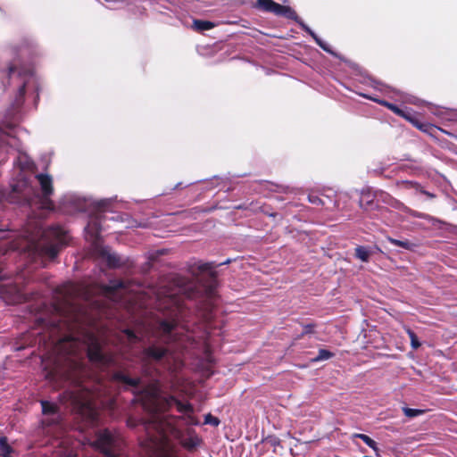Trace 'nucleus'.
<instances>
[{
  "label": "nucleus",
  "instance_id": "9b49d317",
  "mask_svg": "<svg viewBox=\"0 0 457 457\" xmlns=\"http://www.w3.org/2000/svg\"><path fill=\"white\" fill-rule=\"evenodd\" d=\"M114 379L123 384L127 387H137L140 384V378H129L123 372H117L114 375Z\"/></svg>",
  "mask_w": 457,
  "mask_h": 457
},
{
  "label": "nucleus",
  "instance_id": "f704fd0d",
  "mask_svg": "<svg viewBox=\"0 0 457 457\" xmlns=\"http://www.w3.org/2000/svg\"><path fill=\"white\" fill-rule=\"evenodd\" d=\"M215 266L212 262H206L202 265H200L199 269L203 271H210L212 270Z\"/></svg>",
  "mask_w": 457,
  "mask_h": 457
},
{
  "label": "nucleus",
  "instance_id": "2eb2a0df",
  "mask_svg": "<svg viewBox=\"0 0 457 457\" xmlns=\"http://www.w3.org/2000/svg\"><path fill=\"white\" fill-rule=\"evenodd\" d=\"M73 207L76 212H84L86 211L87 203L85 199H81L75 195H71L66 200Z\"/></svg>",
  "mask_w": 457,
  "mask_h": 457
},
{
  "label": "nucleus",
  "instance_id": "b1692460",
  "mask_svg": "<svg viewBox=\"0 0 457 457\" xmlns=\"http://www.w3.org/2000/svg\"><path fill=\"white\" fill-rule=\"evenodd\" d=\"M375 101L377 103L380 104L381 105L387 107L394 113L397 114L399 116L406 118V115H405L404 112L402 109H400L398 106H396L395 104L388 103V102H386L385 100H375Z\"/></svg>",
  "mask_w": 457,
  "mask_h": 457
},
{
  "label": "nucleus",
  "instance_id": "393cba45",
  "mask_svg": "<svg viewBox=\"0 0 457 457\" xmlns=\"http://www.w3.org/2000/svg\"><path fill=\"white\" fill-rule=\"evenodd\" d=\"M355 256L362 262H368L370 256V251L365 246L355 248Z\"/></svg>",
  "mask_w": 457,
  "mask_h": 457
},
{
  "label": "nucleus",
  "instance_id": "7c9ffc66",
  "mask_svg": "<svg viewBox=\"0 0 457 457\" xmlns=\"http://www.w3.org/2000/svg\"><path fill=\"white\" fill-rule=\"evenodd\" d=\"M315 42L316 44L320 47L322 48L324 51H326L327 53H329V54H333V52L331 51V49L329 48V46L324 42L322 41L320 37L316 38L315 39Z\"/></svg>",
  "mask_w": 457,
  "mask_h": 457
},
{
  "label": "nucleus",
  "instance_id": "f257e3e1",
  "mask_svg": "<svg viewBox=\"0 0 457 457\" xmlns=\"http://www.w3.org/2000/svg\"><path fill=\"white\" fill-rule=\"evenodd\" d=\"M21 250L27 252L33 260L54 259L60 248L66 244V232L59 225L47 228L39 220H29L22 234Z\"/></svg>",
  "mask_w": 457,
  "mask_h": 457
},
{
  "label": "nucleus",
  "instance_id": "dca6fc26",
  "mask_svg": "<svg viewBox=\"0 0 457 457\" xmlns=\"http://www.w3.org/2000/svg\"><path fill=\"white\" fill-rule=\"evenodd\" d=\"M277 15L278 16H284V17H287L288 19H291V20H294L297 22H299V18H298V15L296 14V12L289 6H285V5H281L280 4V8L278 9V13Z\"/></svg>",
  "mask_w": 457,
  "mask_h": 457
},
{
  "label": "nucleus",
  "instance_id": "aec40b11",
  "mask_svg": "<svg viewBox=\"0 0 457 457\" xmlns=\"http://www.w3.org/2000/svg\"><path fill=\"white\" fill-rule=\"evenodd\" d=\"M125 283L120 280H113L110 282V285L105 287V293L111 296L115 291L124 288Z\"/></svg>",
  "mask_w": 457,
  "mask_h": 457
},
{
  "label": "nucleus",
  "instance_id": "ddd939ff",
  "mask_svg": "<svg viewBox=\"0 0 457 457\" xmlns=\"http://www.w3.org/2000/svg\"><path fill=\"white\" fill-rule=\"evenodd\" d=\"M103 258L110 268H118L122 264L120 257L117 253H111L108 250L103 251Z\"/></svg>",
  "mask_w": 457,
  "mask_h": 457
},
{
  "label": "nucleus",
  "instance_id": "7ed1b4c3",
  "mask_svg": "<svg viewBox=\"0 0 457 457\" xmlns=\"http://www.w3.org/2000/svg\"><path fill=\"white\" fill-rule=\"evenodd\" d=\"M184 289L179 287L176 292L166 291L163 298L160 299V308L170 309V315L173 317L171 320H162L158 326V334L160 339L165 343L171 341H182L177 338L178 335V319L179 314L182 312V298L179 293H182Z\"/></svg>",
  "mask_w": 457,
  "mask_h": 457
},
{
  "label": "nucleus",
  "instance_id": "473e14b6",
  "mask_svg": "<svg viewBox=\"0 0 457 457\" xmlns=\"http://www.w3.org/2000/svg\"><path fill=\"white\" fill-rule=\"evenodd\" d=\"M299 24L302 26L303 29L304 31H306L310 36H312V37L315 40L316 38H318L319 37L314 33L313 30H312L307 25H305L304 23L299 21Z\"/></svg>",
  "mask_w": 457,
  "mask_h": 457
},
{
  "label": "nucleus",
  "instance_id": "ea45409f",
  "mask_svg": "<svg viewBox=\"0 0 457 457\" xmlns=\"http://www.w3.org/2000/svg\"><path fill=\"white\" fill-rule=\"evenodd\" d=\"M30 165V162L29 161H26L24 164L22 165V168H29Z\"/></svg>",
  "mask_w": 457,
  "mask_h": 457
},
{
  "label": "nucleus",
  "instance_id": "4c0bfd02",
  "mask_svg": "<svg viewBox=\"0 0 457 457\" xmlns=\"http://www.w3.org/2000/svg\"><path fill=\"white\" fill-rule=\"evenodd\" d=\"M126 334L130 340H134L137 338V336L131 330H126Z\"/></svg>",
  "mask_w": 457,
  "mask_h": 457
},
{
  "label": "nucleus",
  "instance_id": "f3484780",
  "mask_svg": "<svg viewBox=\"0 0 457 457\" xmlns=\"http://www.w3.org/2000/svg\"><path fill=\"white\" fill-rule=\"evenodd\" d=\"M87 355L88 358L93 361H102L104 357L97 344L94 345L88 349Z\"/></svg>",
  "mask_w": 457,
  "mask_h": 457
},
{
  "label": "nucleus",
  "instance_id": "0eeeda50",
  "mask_svg": "<svg viewBox=\"0 0 457 457\" xmlns=\"http://www.w3.org/2000/svg\"><path fill=\"white\" fill-rule=\"evenodd\" d=\"M117 438L107 429L99 431L94 445L108 457H118Z\"/></svg>",
  "mask_w": 457,
  "mask_h": 457
},
{
  "label": "nucleus",
  "instance_id": "a878e982",
  "mask_svg": "<svg viewBox=\"0 0 457 457\" xmlns=\"http://www.w3.org/2000/svg\"><path fill=\"white\" fill-rule=\"evenodd\" d=\"M334 353L326 349H320L318 355L312 359V361L317 362L320 361H325L332 358Z\"/></svg>",
  "mask_w": 457,
  "mask_h": 457
},
{
  "label": "nucleus",
  "instance_id": "2f4dec72",
  "mask_svg": "<svg viewBox=\"0 0 457 457\" xmlns=\"http://www.w3.org/2000/svg\"><path fill=\"white\" fill-rule=\"evenodd\" d=\"M315 42L316 44L320 47L322 48L324 51H326L327 53H329V54H333V52L331 51V49L329 48V46L324 42L322 41L320 37L316 38L315 39Z\"/></svg>",
  "mask_w": 457,
  "mask_h": 457
},
{
  "label": "nucleus",
  "instance_id": "c756f323",
  "mask_svg": "<svg viewBox=\"0 0 457 457\" xmlns=\"http://www.w3.org/2000/svg\"><path fill=\"white\" fill-rule=\"evenodd\" d=\"M204 422L206 424H212L213 426H218L220 424V420L218 418L212 416L211 414H208L205 416Z\"/></svg>",
  "mask_w": 457,
  "mask_h": 457
},
{
  "label": "nucleus",
  "instance_id": "423d86ee",
  "mask_svg": "<svg viewBox=\"0 0 457 457\" xmlns=\"http://www.w3.org/2000/svg\"><path fill=\"white\" fill-rule=\"evenodd\" d=\"M169 350L163 346H160L158 345H152L147 348H145L141 354L140 360L142 361V371L145 376L152 377V371L148 367V362L150 361H160L163 358L168 357Z\"/></svg>",
  "mask_w": 457,
  "mask_h": 457
},
{
  "label": "nucleus",
  "instance_id": "4468645a",
  "mask_svg": "<svg viewBox=\"0 0 457 457\" xmlns=\"http://www.w3.org/2000/svg\"><path fill=\"white\" fill-rule=\"evenodd\" d=\"M257 5L262 11L272 12L276 15L278 13V9L280 8V4L273 0H257Z\"/></svg>",
  "mask_w": 457,
  "mask_h": 457
},
{
  "label": "nucleus",
  "instance_id": "c9c22d12",
  "mask_svg": "<svg viewBox=\"0 0 457 457\" xmlns=\"http://www.w3.org/2000/svg\"><path fill=\"white\" fill-rule=\"evenodd\" d=\"M309 201L314 204H320L322 203L321 199L317 195H309Z\"/></svg>",
  "mask_w": 457,
  "mask_h": 457
},
{
  "label": "nucleus",
  "instance_id": "c85d7f7f",
  "mask_svg": "<svg viewBox=\"0 0 457 457\" xmlns=\"http://www.w3.org/2000/svg\"><path fill=\"white\" fill-rule=\"evenodd\" d=\"M201 444V440L197 437V436H195V437H191L189 438L186 443H185V445L186 447H187L188 449H193V448H195L197 447L198 445H200Z\"/></svg>",
  "mask_w": 457,
  "mask_h": 457
},
{
  "label": "nucleus",
  "instance_id": "f03ea898",
  "mask_svg": "<svg viewBox=\"0 0 457 457\" xmlns=\"http://www.w3.org/2000/svg\"><path fill=\"white\" fill-rule=\"evenodd\" d=\"M35 178L40 187V192L30 185L28 179H23L11 185L10 201L28 204L41 212L53 210L54 204L50 199L54 191L52 177L39 173ZM37 216L42 218L44 214L40 212Z\"/></svg>",
  "mask_w": 457,
  "mask_h": 457
},
{
  "label": "nucleus",
  "instance_id": "6e6552de",
  "mask_svg": "<svg viewBox=\"0 0 457 457\" xmlns=\"http://www.w3.org/2000/svg\"><path fill=\"white\" fill-rule=\"evenodd\" d=\"M87 238L96 242L102 231V220L98 217H91L85 228Z\"/></svg>",
  "mask_w": 457,
  "mask_h": 457
},
{
  "label": "nucleus",
  "instance_id": "72a5a7b5",
  "mask_svg": "<svg viewBox=\"0 0 457 457\" xmlns=\"http://www.w3.org/2000/svg\"><path fill=\"white\" fill-rule=\"evenodd\" d=\"M361 195H362V197H361V199L360 200V206H361V208H364L363 201H364V198H365V197H367V202H366V204H371L373 203V199H372V198H371V199H370V195H369V194H366V193L362 192V194H361Z\"/></svg>",
  "mask_w": 457,
  "mask_h": 457
},
{
  "label": "nucleus",
  "instance_id": "4be33fe9",
  "mask_svg": "<svg viewBox=\"0 0 457 457\" xmlns=\"http://www.w3.org/2000/svg\"><path fill=\"white\" fill-rule=\"evenodd\" d=\"M387 241L395 246L402 247L406 250H411L414 247V244L409 242L408 240H398L388 237Z\"/></svg>",
  "mask_w": 457,
  "mask_h": 457
},
{
  "label": "nucleus",
  "instance_id": "58836bf2",
  "mask_svg": "<svg viewBox=\"0 0 457 457\" xmlns=\"http://www.w3.org/2000/svg\"><path fill=\"white\" fill-rule=\"evenodd\" d=\"M105 204H106V200H102V201L99 203V207H100V208H104V207H105Z\"/></svg>",
  "mask_w": 457,
  "mask_h": 457
},
{
  "label": "nucleus",
  "instance_id": "cd10ccee",
  "mask_svg": "<svg viewBox=\"0 0 457 457\" xmlns=\"http://www.w3.org/2000/svg\"><path fill=\"white\" fill-rule=\"evenodd\" d=\"M403 411L404 415L408 418H414V417H417V416L424 413V410L411 409V408H408V407H403Z\"/></svg>",
  "mask_w": 457,
  "mask_h": 457
},
{
  "label": "nucleus",
  "instance_id": "1a4fd4ad",
  "mask_svg": "<svg viewBox=\"0 0 457 457\" xmlns=\"http://www.w3.org/2000/svg\"><path fill=\"white\" fill-rule=\"evenodd\" d=\"M18 294V288L15 286L0 285V295L6 303H14L19 298Z\"/></svg>",
  "mask_w": 457,
  "mask_h": 457
},
{
  "label": "nucleus",
  "instance_id": "a19ab883",
  "mask_svg": "<svg viewBox=\"0 0 457 457\" xmlns=\"http://www.w3.org/2000/svg\"><path fill=\"white\" fill-rule=\"evenodd\" d=\"M66 457H74L72 453H69Z\"/></svg>",
  "mask_w": 457,
  "mask_h": 457
},
{
  "label": "nucleus",
  "instance_id": "5701e85b",
  "mask_svg": "<svg viewBox=\"0 0 457 457\" xmlns=\"http://www.w3.org/2000/svg\"><path fill=\"white\" fill-rule=\"evenodd\" d=\"M353 436L361 439L367 445H369L376 452L377 455H378V448L377 446V443L372 438L364 434H354Z\"/></svg>",
  "mask_w": 457,
  "mask_h": 457
},
{
  "label": "nucleus",
  "instance_id": "e433bc0d",
  "mask_svg": "<svg viewBox=\"0 0 457 457\" xmlns=\"http://www.w3.org/2000/svg\"><path fill=\"white\" fill-rule=\"evenodd\" d=\"M312 328H313V325H312V324H308V325H306V326L303 328V334H308V333H311V332L312 331Z\"/></svg>",
  "mask_w": 457,
  "mask_h": 457
},
{
  "label": "nucleus",
  "instance_id": "a211bd4d",
  "mask_svg": "<svg viewBox=\"0 0 457 457\" xmlns=\"http://www.w3.org/2000/svg\"><path fill=\"white\" fill-rule=\"evenodd\" d=\"M66 394L69 395V398L72 404L80 407H85L87 404L86 399L83 396L79 395L77 392L71 391L67 392Z\"/></svg>",
  "mask_w": 457,
  "mask_h": 457
},
{
  "label": "nucleus",
  "instance_id": "20e7f679",
  "mask_svg": "<svg viewBox=\"0 0 457 457\" xmlns=\"http://www.w3.org/2000/svg\"><path fill=\"white\" fill-rule=\"evenodd\" d=\"M154 411L165 412L176 406L179 412L186 415V420L190 424H197L198 421L192 415L194 407L189 403H183L173 395L159 396L154 399Z\"/></svg>",
  "mask_w": 457,
  "mask_h": 457
},
{
  "label": "nucleus",
  "instance_id": "bb28decb",
  "mask_svg": "<svg viewBox=\"0 0 457 457\" xmlns=\"http://www.w3.org/2000/svg\"><path fill=\"white\" fill-rule=\"evenodd\" d=\"M406 332L410 337L411 345L412 349H414V350L418 349L420 346V343L416 334L410 328H407Z\"/></svg>",
  "mask_w": 457,
  "mask_h": 457
},
{
  "label": "nucleus",
  "instance_id": "6ab92c4d",
  "mask_svg": "<svg viewBox=\"0 0 457 457\" xmlns=\"http://www.w3.org/2000/svg\"><path fill=\"white\" fill-rule=\"evenodd\" d=\"M12 448L8 445L6 436H0V455L2 457H10Z\"/></svg>",
  "mask_w": 457,
  "mask_h": 457
},
{
  "label": "nucleus",
  "instance_id": "79ce46f5",
  "mask_svg": "<svg viewBox=\"0 0 457 457\" xmlns=\"http://www.w3.org/2000/svg\"><path fill=\"white\" fill-rule=\"evenodd\" d=\"M228 262H229V260H228V261H226V262H222V264H224V263H228ZM220 265H221V263H220Z\"/></svg>",
  "mask_w": 457,
  "mask_h": 457
},
{
  "label": "nucleus",
  "instance_id": "9d476101",
  "mask_svg": "<svg viewBox=\"0 0 457 457\" xmlns=\"http://www.w3.org/2000/svg\"><path fill=\"white\" fill-rule=\"evenodd\" d=\"M42 411L44 415H51L53 418L48 421V425L54 424L59 421L60 414L56 404L48 401H41Z\"/></svg>",
  "mask_w": 457,
  "mask_h": 457
},
{
  "label": "nucleus",
  "instance_id": "412c9836",
  "mask_svg": "<svg viewBox=\"0 0 457 457\" xmlns=\"http://www.w3.org/2000/svg\"><path fill=\"white\" fill-rule=\"evenodd\" d=\"M193 27L198 31H204L212 29L214 24L208 21L194 20Z\"/></svg>",
  "mask_w": 457,
  "mask_h": 457
},
{
  "label": "nucleus",
  "instance_id": "39448f33",
  "mask_svg": "<svg viewBox=\"0 0 457 457\" xmlns=\"http://www.w3.org/2000/svg\"><path fill=\"white\" fill-rule=\"evenodd\" d=\"M5 73L9 79L17 77V79L22 81V84L19 87L18 96L14 103L16 108H19L22 104V99L26 93L27 87H29L31 82L35 83L34 72L30 68L21 67L17 69L15 64H11L8 66Z\"/></svg>",
  "mask_w": 457,
  "mask_h": 457
},
{
  "label": "nucleus",
  "instance_id": "f8f14e48",
  "mask_svg": "<svg viewBox=\"0 0 457 457\" xmlns=\"http://www.w3.org/2000/svg\"><path fill=\"white\" fill-rule=\"evenodd\" d=\"M127 425L132 428H137L138 425L142 426L143 428L146 430L147 436H149V439L154 444V445L156 446L158 445L159 438H157L156 436H154L151 434V432L149 431L150 430L149 424H146L142 421H138L133 418H129L127 420Z\"/></svg>",
  "mask_w": 457,
  "mask_h": 457
}]
</instances>
